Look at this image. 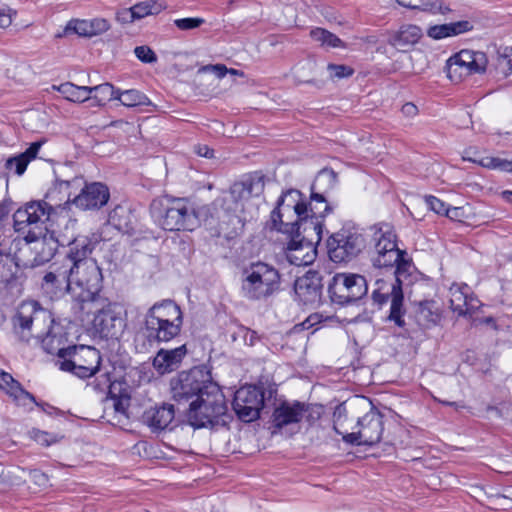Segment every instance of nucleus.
<instances>
[{
	"mask_svg": "<svg viewBox=\"0 0 512 512\" xmlns=\"http://www.w3.org/2000/svg\"><path fill=\"white\" fill-rule=\"evenodd\" d=\"M374 251L372 254L373 265L377 268L396 267L393 276L387 279L381 278L375 281V288L372 292L374 302L379 305L391 301L388 319L398 327L405 325L403 308L402 277H405L412 263L406 258L407 253L397 246L396 234L388 224L378 227L372 238Z\"/></svg>",
	"mask_w": 512,
	"mask_h": 512,
	"instance_id": "1",
	"label": "nucleus"
},
{
	"mask_svg": "<svg viewBox=\"0 0 512 512\" xmlns=\"http://www.w3.org/2000/svg\"><path fill=\"white\" fill-rule=\"evenodd\" d=\"M334 430L346 443L374 445L381 440L383 416L366 397H356L334 412Z\"/></svg>",
	"mask_w": 512,
	"mask_h": 512,
	"instance_id": "2",
	"label": "nucleus"
},
{
	"mask_svg": "<svg viewBox=\"0 0 512 512\" xmlns=\"http://www.w3.org/2000/svg\"><path fill=\"white\" fill-rule=\"evenodd\" d=\"M270 228L284 235L298 234L319 243L322 238L323 220L308 214L307 203L296 189L284 192L270 215Z\"/></svg>",
	"mask_w": 512,
	"mask_h": 512,
	"instance_id": "3",
	"label": "nucleus"
},
{
	"mask_svg": "<svg viewBox=\"0 0 512 512\" xmlns=\"http://www.w3.org/2000/svg\"><path fill=\"white\" fill-rule=\"evenodd\" d=\"M51 315L37 306L36 302H25L18 308L14 318L15 329H20L23 340L30 336L41 339L43 349L49 354H57L59 360L67 357L68 347H64V337L56 335L50 329Z\"/></svg>",
	"mask_w": 512,
	"mask_h": 512,
	"instance_id": "4",
	"label": "nucleus"
},
{
	"mask_svg": "<svg viewBox=\"0 0 512 512\" xmlns=\"http://www.w3.org/2000/svg\"><path fill=\"white\" fill-rule=\"evenodd\" d=\"M265 188L264 176L252 174L242 181L233 183L229 190L215 200V205L225 213L231 214L241 228L257 215L253 199L259 197Z\"/></svg>",
	"mask_w": 512,
	"mask_h": 512,
	"instance_id": "5",
	"label": "nucleus"
},
{
	"mask_svg": "<svg viewBox=\"0 0 512 512\" xmlns=\"http://www.w3.org/2000/svg\"><path fill=\"white\" fill-rule=\"evenodd\" d=\"M71 296L77 312L85 314L98 311L97 302L102 288L103 276L95 260H84L77 264L67 265Z\"/></svg>",
	"mask_w": 512,
	"mask_h": 512,
	"instance_id": "6",
	"label": "nucleus"
},
{
	"mask_svg": "<svg viewBox=\"0 0 512 512\" xmlns=\"http://www.w3.org/2000/svg\"><path fill=\"white\" fill-rule=\"evenodd\" d=\"M183 325V313L172 300L155 303L145 314L144 328L150 342H169L176 338Z\"/></svg>",
	"mask_w": 512,
	"mask_h": 512,
	"instance_id": "7",
	"label": "nucleus"
},
{
	"mask_svg": "<svg viewBox=\"0 0 512 512\" xmlns=\"http://www.w3.org/2000/svg\"><path fill=\"white\" fill-rule=\"evenodd\" d=\"M150 210L157 224L166 231H193L199 226L195 207L184 198L153 200Z\"/></svg>",
	"mask_w": 512,
	"mask_h": 512,
	"instance_id": "8",
	"label": "nucleus"
},
{
	"mask_svg": "<svg viewBox=\"0 0 512 512\" xmlns=\"http://www.w3.org/2000/svg\"><path fill=\"white\" fill-rule=\"evenodd\" d=\"M281 275L271 264L257 261L242 271L241 293L248 300H263L279 291Z\"/></svg>",
	"mask_w": 512,
	"mask_h": 512,
	"instance_id": "9",
	"label": "nucleus"
},
{
	"mask_svg": "<svg viewBox=\"0 0 512 512\" xmlns=\"http://www.w3.org/2000/svg\"><path fill=\"white\" fill-rule=\"evenodd\" d=\"M227 412L225 396L216 383H207L203 392L189 403L187 421L194 428L218 423Z\"/></svg>",
	"mask_w": 512,
	"mask_h": 512,
	"instance_id": "10",
	"label": "nucleus"
},
{
	"mask_svg": "<svg viewBox=\"0 0 512 512\" xmlns=\"http://www.w3.org/2000/svg\"><path fill=\"white\" fill-rule=\"evenodd\" d=\"M101 355L90 346H68L67 357L59 360V368L71 372L79 378L91 377L99 370Z\"/></svg>",
	"mask_w": 512,
	"mask_h": 512,
	"instance_id": "11",
	"label": "nucleus"
},
{
	"mask_svg": "<svg viewBox=\"0 0 512 512\" xmlns=\"http://www.w3.org/2000/svg\"><path fill=\"white\" fill-rule=\"evenodd\" d=\"M367 290L365 277L354 273H336L328 285L331 301L339 305H347L361 299Z\"/></svg>",
	"mask_w": 512,
	"mask_h": 512,
	"instance_id": "12",
	"label": "nucleus"
},
{
	"mask_svg": "<svg viewBox=\"0 0 512 512\" xmlns=\"http://www.w3.org/2000/svg\"><path fill=\"white\" fill-rule=\"evenodd\" d=\"M54 210L46 201L29 202L14 213V228L17 232L26 235H29V230L47 232L45 223L50 220Z\"/></svg>",
	"mask_w": 512,
	"mask_h": 512,
	"instance_id": "13",
	"label": "nucleus"
},
{
	"mask_svg": "<svg viewBox=\"0 0 512 512\" xmlns=\"http://www.w3.org/2000/svg\"><path fill=\"white\" fill-rule=\"evenodd\" d=\"M365 247V239L357 230L343 228L327 241L329 258L335 263L348 262Z\"/></svg>",
	"mask_w": 512,
	"mask_h": 512,
	"instance_id": "14",
	"label": "nucleus"
},
{
	"mask_svg": "<svg viewBox=\"0 0 512 512\" xmlns=\"http://www.w3.org/2000/svg\"><path fill=\"white\" fill-rule=\"evenodd\" d=\"M488 60L483 52L461 50L447 61V75L459 82L465 77L486 71Z\"/></svg>",
	"mask_w": 512,
	"mask_h": 512,
	"instance_id": "15",
	"label": "nucleus"
},
{
	"mask_svg": "<svg viewBox=\"0 0 512 512\" xmlns=\"http://www.w3.org/2000/svg\"><path fill=\"white\" fill-rule=\"evenodd\" d=\"M205 375L199 369L182 371L171 379V392L175 401L191 402L203 392L204 387L211 381L205 380Z\"/></svg>",
	"mask_w": 512,
	"mask_h": 512,
	"instance_id": "16",
	"label": "nucleus"
},
{
	"mask_svg": "<svg viewBox=\"0 0 512 512\" xmlns=\"http://www.w3.org/2000/svg\"><path fill=\"white\" fill-rule=\"evenodd\" d=\"M232 406L242 421L252 422L257 420L264 406V393L259 387L243 386L235 392Z\"/></svg>",
	"mask_w": 512,
	"mask_h": 512,
	"instance_id": "17",
	"label": "nucleus"
},
{
	"mask_svg": "<svg viewBox=\"0 0 512 512\" xmlns=\"http://www.w3.org/2000/svg\"><path fill=\"white\" fill-rule=\"evenodd\" d=\"M287 242L284 247L286 260L295 266L311 265L317 257L316 242L306 239L301 233L286 235Z\"/></svg>",
	"mask_w": 512,
	"mask_h": 512,
	"instance_id": "18",
	"label": "nucleus"
},
{
	"mask_svg": "<svg viewBox=\"0 0 512 512\" xmlns=\"http://www.w3.org/2000/svg\"><path fill=\"white\" fill-rule=\"evenodd\" d=\"M27 249L33 251L35 256L29 263L26 262L24 265H41L48 262L55 254L58 244L64 245V240L55 239L53 234H47V232L41 231H30L29 235L25 236Z\"/></svg>",
	"mask_w": 512,
	"mask_h": 512,
	"instance_id": "19",
	"label": "nucleus"
},
{
	"mask_svg": "<svg viewBox=\"0 0 512 512\" xmlns=\"http://www.w3.org/2000/svg\"><path fill=\"white\" fill-rule=\"evenodd\" d=\"M94 327L101 337L106 339H118L126 327L125 319L116 308L108 304L101 308L94 318Z\"/></svg>",
	"mask_w": 512,
	"mask_h": 512,
	"instance_id": "20",
	"label": "nucleus"
},
{
	"mask_svg": "<svg viewBox=\"0 0 512 512\" xmlns=\"http://www.w3.org/2000/svg\"><path fill=\"white\" fill-rule=\"evenodd\" d=\"M335 182V175L332 171H321L314 183L311 186V196L310 203L307 204L308 214L314 218L322 219L328 213L331 208L328 205L324 194L322 192H318L322 185L328 184L329 186L333 185Z\"/></svg>",
	"mask_w": 512,
	"mask_h": 512,
	"instance_id": "21",
	"label": "nucleus"
},
{
	"mask_svg": "<svg viewBox=\"0 0 512 512\" xmlns=\"http://www.w3.org/2000/svg\"><path fill=\"white\" fill-rule=\"evenodd\" d=\"M109 197L107 186L94 182L85 185L80 194L73 199V203L82 210L99 209L108 202Z\"/></svg>",
	"mask_w": 512,
	"mask_h": 512,
	"instance_id": "22",
	"label": "nucleus"
},
{
	"mask_svg": "<svg viewBox=\"0 0 512 512\" xmlns=\"http://www.w3.org/2000/svg\"><path fill=\"white\" fill-rule=\"evenodd\" d=\"M450 307L459 316L472 314L479 307V301L470 295L466 284H452L449 289Z\"/></svg>",
	"mask_w": 512,
	"mask_h": 512,
	"instance_id": "23",
	"label": "nucleus"
},
{
	"mask_svg": "<svg viewBox=\"0 0 512 512\" xmlns=\"http://www.w3.org/2000/svg\"><path fill=\"white\" fill-rule=\"evenodd\" d=\"M42 289L51 299L59 298L66 292L71 294L67 266L58 267L53 271L47 272L43 277Z\"/></svg>",
	"mask_w": 512,
	"mask_h": 512,
	"instance_id": "24",
	"label": "nucleus"
},
{
	"mask_svg": "<svg viewBox=\"0 0 512 512\" xmlns=\"http://www.w3.org/2000/svg\"><path fill=\"white\" fill-rule=\"evenodd\" d=\"M174 417V406L172 404H163L145 410L142 420L153 432H160L169 428Z\"/></svg>",
	"mask_w": 512,
	"mask_h": 512,
	"instance_id": "25",
	"label": "nucleus"
},
{
	"mask_svg": "<svg viewBox=\"0 0 512 512\" xmlns=\"http://www.w3.org/2000/svg\"><path fill=\"white\" fill-rule=\"evenodd\" d=\"M306 406L300 402H283L275 408L272 415V424L281 429L285 426L299 423L306 412Z\"/></svg>",
	"mask_w": 512,
	"mask_h": 512,
	"instance_id": "26",
	"label": "nucleus"
},
{
	"mask_svg": "<svg viewBox=\"0 0 512 512\" xmlns=\"http://www.w3.org/2000/svg\"><path fill=\"white\" fill-rule=\"evenodd\" d=\"M295 293L304 303H316L321 297L320 277L316 272H308L298 278L294 285Z\"/></svg>",
	"mask_w": 512,
	"mask_h": 512,
	"instance_id": "27",
	"label": "nucleus"
},
{
	"mask_svg": "<svg viewBox=\"0 0 512 512\" xmlns=\"http://www.w3.org/2000/svg\"><path fill=\"white\" fill-rule=\"evenodd\" d=\"M187 353L185 345L174 349H160L153 359V367L163 375L177 369Z\"/></svg>",
	"mask_w": 512,
	"mask_h": 512,
	"instance_id": "28",
	"label": "nucleus"
},
{
	"mask_svg": "<svg viewBox=\"0 0 512 512\" xmlns=\"http://www.w3.org/2000/svg\"><path fill=\"white\" fill-rule=\"evenodd\" d=\"M0 388L10 395L18 405L25 406L27 402H35L34 396L24 390L11 374L4 371L0 372Z\"/></svg>",
	"mask_w": 512,
	"mask_h": 512,
	"instance_id": "29",
	"label": "nucleus"
},
{
	"mask_svg": "<svg viewBox=\"0 0 512 512\" xmlns=\"http://www.w3.org/2000/svg\"><path fill=\"white\" fill-rule=\"evenodd\" d=\"M69 250L67 260L70 264H77L84 260H92L88 255L92 252L94 246L87 236H78L68 241Z\"/></svg>",
	"mask_w": 512,
	"mask_h": 512,
	"instance_id": "30",
	"label": "nucleus"
},
{
	"mask_svg": "<svg viewBox=\"0 0 512 512\" xmlns=\"http://www.w3.org/2000/svg\"><path fill=\"white\" fill-rule=\"evenodd\" d=\"M109 29L110 24L104 18H74L67 22L63 32H107Z\"/></svg>",
	"mask_w": 512,
	"mask_h": 512,
	"instance_id": "31",
	"label": "nucleus"
},
{
	"mask_svg": "<svg viewBox=\"0 0 512 512\" xmlns=\"http://www.w3.org/2000/svg\"><path fill=\"white\" fill-rule=\"evenodd\" d=\"M43 143V141L33 142L23 153L8 158L5 167L9 170L14 169L17 175H22L27 165L36 158Z\"/></svg>",
	"mask_w": 512,
	"mask_h": 512,
	"instance_id": "32",
	"label": "nucleus"
},
{
	"mask_svg": "<svg viewBox=\"0 0 512 512\" xmlns=\"http://www.w3.org/2000/svg\"><path fill=\"white\" fill-rule=\"evenodd\" d=\"M396 2L412 10H420L431 14H446L450 8L442 0H396Z\"/></svg>",
	"mask_w": 512,
	"mask_h": 512,
	"instance_id": "33",
	"label": "nucleus"
},
{
	"mask_svg": "<svg viewBox=\"0 0 512 512\" xmlns=\"http://www.w3.org/2000/svg\"><path fill=\"white\" fill-rule=\"evenodd\" d=\"M53 89H56L65 99L72 102H85L91 98L89 86H77L71 82H66L59 86L54 85Z\"/></svg>",
	"mask_w": 512,
	"mask_h": 512,
	"instance_id": "34",
	"label": "nucleus"
},
{
	"mask_svg": "<svg viewBox=\"0 0 512 512\" xmlns=\"http://www.w3.org/2000/svg\"><path fill=\"white\" fill-rule=\"evenodd\" d=\"M108 222L119 231L128 232L132 228L133 215L127 207L118 205L109 213Z\"/></svg>",
	"mask_w": 512,
	"mask_h": 512,
	"instance_id": "35",
	"label": "nucleus"
},
{
	"mask_svg": "<svg viewBox=\"0 0 512 512\" xmlns=\"http://www.w3.org/2000/svg\"><path fill=\"white\" fill-rule=\"evenodd\" d=\"M118 89L110 83H103L90 87V106H102L107 101L117 99Z\"/></svg>",
	"mask_w": 512,
	"mask_h": 512,
	"instance_id": "36",
	"label": "nucleus"
},
{
	"mask_svg": "<svg viewBox=\"0 0 512 512\" xmlns=\"http://www.w3.org/2000/svg\"><path fill=\"white\" fill-rule=\"evenodd\" d=\"M417 317L420 323L426 327L436 325L440 318V309L434 301H423L419 304Z\"/></svg>",
	"mask_w": 512,
	"mask_h": 512,
	"instance_id": "37",
	"label": "nucleus"
},
{
	"mask_svg": "<svg viewBox=\"0 0 512 512\" xmlns=\"http://www.w3.org/2000/svg\"><path fill=\"white\" fill-rule=\"evenodd\" d=\"M117 100L126 107L146 106L150 104L148 97L142 92L130 89L117 92Z\"/></svg>",
	"mask_w": 512,
	"mask_h": 512,
	"instance_id": "38",
	"label": "nucleus"
},
{
	"mask_svg": "<svg viewBox=\"0 0 512 512\" xmlns=\"http://www.w3.org/2000/svg\"><path fill=\"white\" fill-rule=\"evenodd\" d=\"M480 26L475 20H464L449 24L435 25L428 29L427 32H470L478 30Z\"/></svg>",
	"mask_w": 512,
	"mask_h": 512,
	"instance_id": "39",
	"label": "nucleus"
},
{
	"mask_svg": "<svg viewBox=\"0 0 512 512\" xmlns=\"http://www.w3.org/2000/svg\"><path fill=\"white\" fill-rule=\"evenodd\" d=\"M314 40L326 51L333 49H355L353 44L341 40L336 34H312Z\"/></svg>",
	"mask_w": 512,
	"mask_h": 512,
	"instance_id": "40",
	"label": "nucleus"
},
{
	"mask_svg": "<svg viewBox=\"0 0 512 512\" xmlns=\"http://www.w3.org/2000/svg\"><path fill=\"white\" fill-rule=\"evenodd\" d=\"M131 8L136 20H139L146 16L160 13L165 9V5L158 0H146L133 5Z\"/></svg>",
	"mask_w": 512,
	"mask_h": 512,
	"instance_id": "41",
	"label": "nucleus"
},
{
	"mask_svg": "<svg viewBox=\"0 0 512 512\" xmlns=\"http://www.w3.org/2000/svg\"><path fill=\"white\" fill-rule=\"evenodd\" d=\"M18 264L11 254L0 251V283H9L17 273Z\"/></svg>",
	"mask_w": 512,
	"mask_h": 512,
	"instance_id": "42",
	"label": "nucleus"
},
{
	"mask_svg": "<svg viewBox=\"0 0 512 512\" xmlns=\"http://www.w3.org/2000/svg\"><path fill=\"white\" fill-rule=\"evenodd\" d=\"M316 68L314 60H306L296 64L293 69V77L298 83H313V74Z\"/></svg>",
	"mask_w": 512,
	"mask_h": 512,
	"instance_id": "43",
	"label": "nucleus"
},
{
	"mask_svg": "<svg viewBox=\"0 0 512 512\" xmlns=\"http://www.w3.org/2000/svg\"><path fill=\"white\" fill-rule=\"evenodd\" d=\"M419 41V34H389L388 42L398 51L407 52Z\"/></svg>",
	"mask_w": 512,
	"mask_h": 512,
	"instance_id": "44",
	"label": "nucleus"
},
{
	"mask_svg": "<svg viewBox=\"0 0 512 512\" xmlns=\"http://www.w3.org/2000/svg\"><path fill=\"white\" fill-rule=\"evenodd\" d=\"M472 162L478 163L482 167L489 168V169H497L501 171H509L512 169V161H508L506 159H502L500 157H492V156H486L481 158L480 160L477 159H469Z\"/></svg>",
	"mask_w": 512,
	"mask_h": 512,
	"instance_id": "45",
	"label": "nucleus"
},
{
	"mask_svg": "<svg viewBox=\"0 0 512 512\" xmlns=\"http://www.w3.org/2000/svg\"><path fill=\"white\" fill-rule=\"evenodd\" d=\"M197 73H213L219 79H222L228 73L240 77L244 76V73L242 71L233 68H227L224 64L204 65L198 69Z\"/></svg>",
	"mask_w": 512,
	"mask_h": 512,
	"instance_id": "46",
	"label": "nucleus"
},
{
	"mask_svg": "<svg viewBox=\"0 0 512 512\" xmlns=\"http://www.w3.org/2000/svg\"><path fill=\"white\" fill-rule=\"evenodd\" d=\"M327 72L330 80L337 81L351 77L354 69L348 65L330 63L327 65Z\"/></svg>",
	"mask_w": 512,
	"mask_h": 512,
	"instance_id": "47",
	"label": "nucleus"
},
{
	"mask_svg": "<svg viewBox=\"0 0 512 512\" xmlns=\"http://www.w3.org/2000/svg\"><path fill=\"white\" fill-rule=\"evenodd\" d=\"M205 20L203 18L195 17V18H183V19H176L174 21L176 27L179 30H192L200 27L201 24H203Z\"/></svg>",
	"mask_w": 512,
	"mask_h": 512,
	"instance_id": "48",
	"label": "nucleus"
},
{
	"mask_svg": "<svg viewBox=\"0 0 512 512\" xmlns=\"http://www.w3.org/2000/svg\"><path fill=\"white\" fill-rule=\"evenodd\" d=\"M134 53H135L136 57L144 63H153V62H156V60H157V57H156L155 53L153 52V50L150 47L145 46V45L137 46L134 49Z\"/></svg>",
	"mask_w": 512,
	"mask_h": 512,
	"instance_id": "49",
	"label": "nucleus"
},
{
	"mask_svg": "<svg viewBox=\"0 0 512 512\" xmlns=\"http://www.w3.org/2000/svg\"><path fill=\"white\" fill-rule=\"evenodd\" d=\"M30 433L32 439L42 446H49L56 442V437L45 431L33 429Z\"/></svg>",
	"mask_w": 512,
	"mask_h": 512,
	"instance_id": "50",
	"label": "nucleus"
},
{
	"mask_svg": "<svg viewBox=\"0 0 512 512\" xmlns=\"http://www.w3.org/2000/svg\"><path fill=\"white\" fill-rule=\"evenodd\" d=\"M425 201L432 211H434L437 214L445 215L448 207L442 200L436 198L435 196H427L425 198Z\"/></svg>",
	"mask_w": 512,
	"mask_h": 512,
	"instance_id": "51",
	"label": "nucleus"
},
{
	"mask_svg": "<svg viewBox=\"0 0 512 512\" xmlns=\"http://www.w3.org/2000/svg\"><path fill=\"white\" fill-rule=\"evenodd\" d=\"M14 15H16V12L12 11L10 8L0 9V28H8L13 21Z\"/></svg>",
	"mask_w": 512,
	"mask_h": 512,
	"instance_id": "52",
	"label": "nucleus"
},
{
	"mask_svg": "<svg viewBox=\"0 0 512 512\" xmlns=\"http://www.w3.org/2000/svg\"><path fill=\"white\" fill-rule=\"evenodd\" d=\"M239 334L242 336L245 344L253 346L258 340L257 333L245 327L239 329Z\"/></svg>",
	"mask_w": 512,
	"mask_h": 512,
	"instance_id": "53",
	"label": "nucleus"
},
{
	"mask_svg": "<svg viewBox=\"0 0 512 512\" xmlns=\"http://www.w3.org/2000/svg\"><path fill=\"white\" fill-rule=\"evenodd\" d=\"M116 19L121 23H130L136 20L131 7L118 11L116 14Z\"/></svg>",
	"mask_w": 512,
	"mask_h": 512,
	"instance_id": "54",
	"label": "nucleus"
},
{
	"mask_svg": "<svg viewBox=\"0 0 512 512\" xmlns=\"http://www.w3.org/2000/svg\"><path fill=\"white\" fill-rule=\"evenodd\" d=\"M445 216L454 221H461L464 217V209L462 207H448Z\"/></svg>",
	"mask_w": 512,
	"mask_h": 512,
	"instance_id": "55",
	"label": "nucleus"
},
{
	"mask_svg": "<svg viewBox=\"0 0 512 512\" xmlns=\"http://www.w3.org/2000/svg\"><path fill=\"white\" fill-rule=\"evenodd\" d=\"M30 477L39 486H46L48 483L47 475L40 470L31 471Z\"/></svg>",
	"mask_w": 512,
	"mask_h": 512,
	"instance_id": "56",
	"label": "nucleus"
},
{
	"mask_svg": "<svg viewBox=\"0 0 512 512\" xmlns=\"http://www.w3.org/2000/svg\"><path fill=\"white\" fill-rule=\"evenodd\" d=\"M499 56L506 61L509 69L512 71V48H504L503 52H499Z\"/></svg>",
	"mask_w": 512,
	"mask_h": 512,
	"instance_id": "57",
	"label": "nucleus"
},
{
	"mask_svg": "<svg viewBox=\"0 0 512 512\" xmlns=\"http://www.w3.org/2000/svg\"><path fill=\"white\" fill-rule=\"evenodd\" d=\"M402 112L407 116H414L417 114L418 109L417 107L412 103H406L402 107Z\"/></svg>",
	"mask_w": 512,
	"mask_h": 512,
	"instance_id": "58",
	"label": "nucleus"
},
{
	"mask_svg": "<svg viewBox=\"0 0 512 512\" xmlns=\"http://www.w3.org/2000/svg\"><path fill=\"white\" fill-rule=\"evenodd\" d=\"M197 154L206 158H212L213 157V150L210 149L208 146H198L196 150Z\"/></svg>",
	"mask_w": 512,
	"mask_h": 512,
	"instance_id": "59",
	"label": "nucleus"
},
{
	"mask_svg": "<svg viewBox=\"0 0 512 512\" xmlns=\"http://www.w3.org/2000/svg\"><path fill=\"white\" fill-rule=\"evenodd\" d=\"M442 403H443V404H445V405L453 406V407H455L456 409H458V408H463V407H464V405L459 404V403H457V402H442Z\"/></svg>",
	"mask_w": 512,
	"mask_h": 512,
	"instance_id": "60",
	"label": "nucleus"
},
{
	"mask_svg": "<svg viewBox=\"0 0 512 512\" xmlns=\"http://www.w3.org/2000/svg\"><path fill=\"white\" fill-rule=\"evenodd\" d=\"M452 34H429V36H431L432 38L438 40V39H441L443 37H447V36H451Z\"/></svg>",
	"mask_w": 512,
	"mask_h": 512,
	"instance_id": "61",
	"label": "nucleus"
},
{
	"mask_svg": "<svg viewBox=\"0 0 512 512\" xmlns=\"http://www.w3.org/2000/svg\"><path fill=\"white\" fill-rule=\"evenodd\" d=\"M114 406L116 411L124 413L122 403L120 401H117Z\"/></svg>",
	"mask_w": 512,
	"mask_h": 512,
	"instance_id": "62",
	"label": "nucleus"
},
{
	"mask_svg": "<svg viewBox=\"0 0 512 512\" xmlns=\"http://www.w3.org/2000/svg\"><path fill=\"white\" fill-rule=\"evenodd\" d=\"M312 32H322V33H325V32H328V30H326L324 28H317L316 30H313Z\"/></svg>",
	"mask_w": 512,
	"mask_h": 512,
	"instance_id": "63",
	"label": "nucleus"
},
{
	"mask_svg": "<svg viewBox=\"0 0 512 512\" xmlns=\"http://www.w3.org/2000/svg\"><path fill=\"white\" fill-rule=\"evenodd\" d=\"M485 323L490 324L493 323V319L491 317H488L484 320Z\"/></svg>",
	"mask_w": 512,
	"mask_h": 512,
	"instance_id": "64",
	"label": "nucleus"
}]
</instances>
